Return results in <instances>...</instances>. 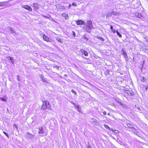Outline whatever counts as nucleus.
Listing matches in <instances>:
<instances>
[{
    "instance_id": "14",
    "label": "nucleus",
    "mask_w": 148,
    "mask_h": 148,
    "mask_svg": "<svg viewBox=\"0 0 148 148\" xmlns=\"http://www.w3.org/2000/svg\"><path fill=\"white\" fill-rule=\"evenodd\" d=\"M81 53L83 54H84L85 56H88V53L83 50H82L81 51Z\"/></svg>"
},
{
    "instance_id": "6",
    "label": "nucleus",
    "mask_w": 148,
    "mask_h": 148,
    "mask_svg": "<svg viewBox=\"0 0 148 148\" xmlns=\"http://www.w3.org/2000/svg\"><path fill=\"white\" fill-rule=\"evenodd\" d=\"M121 53L124 56V57L126 59L128 58L127 54L125 51L124 50V49L122 48L121 50Z\"/></svg>"
},
{
    "instance_id": "46",
    "label": "nucleus",
    "mask_w": 148,
    "mask_h": 148,
    "mask_svg": "<svg viewBox=\"0 0 148 148\" xmlns=\"http://www.w3.org/2000/svg\"><path fill=\"white\" fill-rule=\"evenodd\" d=\"M84 38L86 39V40H88V38L86 37H84Z\"/></svg>"
},
{
    "instance_id": "47",
    "label": "nucleus",
    "mask_w": 148,
    "mask_h": 148,
    "mask_svg": "<svg viewBox=\"0 0 148 148\" xmlns=\"http://www.w3.org/2000/svg\"><path fill=\"white\" fill-rule=\"evenodd\" d=\"M143 64H142V67H141V71L142 70V68H143Z\"/></svg>"
},
{
    "instance_id": "37",
    "label": "nucleus",
    "mask_w": 148,
    "mask_h": 148,
    "mask_svg": "<svg viewBox=\"0 0 148 148\" xmlns=\"http://www.w3.org/2000/svg\"><path fill=\"white\" fill-rule=\"evenodd\" d=\"M54 68H56L57 70H60V67L58 66H54Z\"/></svg>"
},
{
    "instance_id": "50",
    "label": "nucleus",
    "mask_w": 148,
    "mask_h": 148,
    "mask_svg": "<svg viewBox=\"0 0 148 148\" xmlns=\"http://www.w3.org/2000/svg\"><path fill=\"white\" fill-rule=\"evenodd\" d=\"M29 148H31V147H30Z\"/></svg>"
},
{
    "instance_id": "13",
    "label": "nucleus",
    "mask_w": 148,
    "mask_h": 148,
    "mask_svg": "<svg viewBox=\"0 0 148 148\" xmlns=\"http://www.w3.org/2000/svg\"><path fill=\"white\" fill-rule=\"evenodd\" d=\"M27 136L30 139H31L33 137V134H30L28 132L27 134Z\"/></svg>"
},
{
    "instance_id": "1",
    "label": "nucleus",
    "mask_w": 148,
    "mask_h": 148,
    "mask_svg": "<svg viewBox=\"0 0 148 148\" xmlns=\"http://www.w3.org/2000/svg\"><path fill=\"white\" fill-rule=\"evenodd\" d=\"M86 26L87 27L86 31L87 32L90 33V29H92L93 27L92 21L90 20L87 21Z\"/></svg>"
},
{
    "instance_id": "49",
    "label": "nucleus",
    "mask_w": 148,
    "mask_h": 148,
    "mask_svg": "<svg viewBox=\"0 0 148 148\" xmlns=\"http://www.w3.org/2000/svg\"><path fill=\"white\" fill-rule=\"evenodd\" d=\"M63 8V9H64V7H63V6H62V8Z\"/></svg>"
},
{
    "instance_id": "8",
    "label": "nucleus",
    "mask_w": 148,
    "mask_h": 148,
    "mask_svg": "<svg viewBox=\"0 0 148 148\" xmlns=\"http://www.w3.org/2000/svg\"><path fill=\"white\" fill-rule=\"evenodd\" d=\"M8 5V3L7 2H0V6H5Z\"/></svg>"
},
{
    "instance_id": "41",
    "label": "nucleus",
    "mask_w": 148,
    "mask_h": 148,
    "mask_svg": "<svg viewBox=\"0 0 148 148\" xmlns=\"http://www.w3.org/2000/svg\"><path fill=\"white\" fill-rule=\"evenodd\" d=\"M103 114L104 115H106V112L105 111H104L103 112Z\"/></svg>"
},
{
    "instance_id": "16",
    "label": "nucleus",
    "mask_w": 148,
    "mask_h": 148,
    "mask_svg": "<svg viewBox=\"0 0 148 148\" xmlns=\"http://www.w3.org/2000/svg\"><path fill=\"white\" fill-rule=\"evenodd\" d=\"M135 16H136V17L140 18L142 17V15L140 13L136 12L135 13Z\"/></svg>"
},
{
    "instance_id": "19",
    "label": "nucleus",
    "mask_w": 148,
    "mask_h": 148,
    "mask_svg": "<svg viewBox=\"0 0 148 148\" xmlns=\"http://www.w3.org/2000/svg\"><path fill=\"white\" fill-rule=\"evenodd\" d=\"M127 93L129 95L132 96L134 95V92L132 91H129L127 92Z\"/></svg>"
},
{
    "instance_id": "5",
    "label": "nucleus",
    "mask_w": 148,
    "mask_h": 148,
    "mask_svg": "<svg viewBox=\"0 0 148 148\" xmlns=\"http://www.w3.org/2000/svg\"><path fill=\"white\" fill-rule=\"evenodd\" d=\"M43 40L47 42H51V39L50 38L47 36L45 34H44L43 36Z\"/></svg>"
},
{
    "instance_id": "25",
    "label": "nucleus",
    "mask_w": 148,
    "mask_h": 148,
    "mask_svg": "<svg viewBox=\"0 0 148 148\" xmlns=\"http://www.w3.org/2000/svg\"><path fill=\"white\" fill-rule=\"evenodd\" d=\"M112 11V15H118V13L117 12H113Z\"/></svg>"
},
{
    "instance_id": "39",
    "label": "nucleus",
    "mask_w": 148,
    "mask_h": 148,
    "mask_svg": "<svg viewBox=\"0 0 148 148\" xmlns=\"http://www.w3.org/2000/svg\"><path fill=\"white\" fill-rule=\"evenodd\" d=\"M72 5L75 6H77L76 4L74 3H72Z\"/></svg>"
},
{
    "instance_id": "9",
    "label": "nucleus",
    "mask_w": 148,
    "mask_h": 148,
    "mask_svg": "<svg viewBox=\"0 0 148 148\" xmlns=\"http://www.w3.org/2000/svg\"><path fill=\"white\" fill-rule=\"evenodd\" d=\"M77 25H83L85 23L84 21L82 20H79L76 22Z\"/></svg>"
},
{
    "instance_id": "32",
    "label": "nucleus",
    "mask_w": 148,
    "mask_h": 148,
    "mask_svg": "<svg viewBox=\"0 0 148 148\" xmlns=\"http://www.w3.org/2000/svg\"><path fill=\"white\" fill-rule=\"evenodd\" d=\"M104 127L106 128H108V129H109V130H110V128H109L108 127V125H106V124H105L104 125Z\"/></svg>"
},
{
    "instance_id": "43",
    "label": "nucleus",
    "mask_w": 148,
    "mask_h": 148,
    "mask_svg": "<svg viewBox=\"0 0 148 148\" xmlns=\"http://www.w3.org/2000/svg\"><path fill=\"white\" fill-rule=\"evenodd\" d=\"M119 104L121 106H123V104L121 102H120L119 103Z\"/></svg>"
},
{
    "instance_id": "28",
    "label": "nucleus",
    "mask_w": 148,
    "mask_h": 148,
    "mask_svg": "<svg viewBox=\"0 0 148 148\" xmlns=\"http://www.w3.org/2000/svg\"><path fill=\"white\" fill-rule=\"evenodd\" d=\"M141 79L142 81L143 82H145L146 81L145 78L144 76L142 77V78H141Z\"/></svg>"
},
{
    "instance_id": "24",
    "label": "nucleus",
    "mask_w": 148,
    "mask_h": 148,
    "mask_svg": "<svg viewBox=\"0 0 148 148\" xmlns=\"http://www.w3.org/2000/svg\"><path fill=\"white\" fill-rule=\"evenodd\" d=\"M135 6L134 7V9H137L138 8H140V5H139L137 4L136 3V4H135Z\"/></svg>"
},
{
    "instance_id": "18",
    "label": "nucleus",
    "mask_w": 148,
    "mask_h": 148,
    "mask_svg": "<svg viewBox=\"0 0 148 148\" xmlns=\"http://www.w3.org/2000/svg\"><path fill=\"white\" fill-rule=\"evenodd\" d=\"M8 29L10 30V32L11 33H14L15 32L14 30L12 28L10 27H8Z\"/></svg>"
},
{
    "instance_id": "29",
    "label": "nucleus",
    "mask_w": 148,
    "mask_h": 148,
    "mask_svg": "<svg viewBox=\"0 0 148 148\" xmlns=\"http://www.w3.org/2000/svg\"><path fill=\"white\" fill-rule=\"evenodd\" d=\"M112 130L113 132L115 133H118L119 132V131L118 130H115L112 129Z\"/></svg>"
},
{
    "instance_id": "45",
    "label": "nucleus",
    "mask_w": 148,
    "mask_h": 148,
    "mask_svg": "<svg viewBox=\"0 0 148 148\" xmlns=\"http://www.w3.org/2000/svg\"><path fill=\"white\" fill-rule=\"evenodd\" d=\"M122 107H124V108H125V106L124 107V106H125L123 104V106H121Z\"/></svg>"
},
{
    "instance_id": "2",
    "label": "nucleus",
    "mask_w": 148,
    "mask_h": 148,
    "mask_svg": "<svg viewBox=\"0 0 148 148\" xmlns=\"http://www.w3.org/2000/svg\"><path fill=\"white\" fill-rule=\"evenodd\" d=\"M124 126L127 128H131L132 129V131L134 132H138V130L136 129L133 126L131 125V124L127 123H124Z\"/></svg>"
},
{
    "instance_id": "20",
    "label": "nucleus",
    "mask_w": 148,
    "mask_h": 148,
    "mask_svg": "<svg viewBox=\"0 0 148 148\" xmlns=\"http://www.w3.org/2000/svg\"><path fill=\"white\" fill-rule=\"evenodd\" d=\"M7 58H9L10 60L11 61V62L13 64L14 62V60L13 58L8 56L7 57Z\"/></svg>"
},
{
    "instance_id": "10",
    "label": "nucleus",
    "mask_w": 148,
    "mask_h": 148,
    "mask_svg": "<svg viewBox=\"0 0 148 148\" xmlns=\"http://www.w3.org/2000/svg\"><path fill=\"white\" fill-rule=\"evenodd\" d=\"M33 5L34 7V9L35 10H36L39 8V5L36 3H34L33 4Z\"/></svg>"
},
{
    "instance_id": "15",
    "label": "nucleus",
    "mask_w": 148,
    "mask_h": 148,
    "mask_svg": "<svg viewBox=\"0 0 148 148\" xmlns=\"http://www.w3.org/2000/svg\"><path fill=\"white\" fill-rule=\"evenodd\" d=\"M112 15V11H110L109 12L107 13L106 14V18H108V17H109L110 16H111Z\"/></svg>"
},
{
    "instance_id": "17",
    "label": "nucleus",
    "mask_w": 148,
    "mask_h": 148,
    "mask_svg": "<svg viewBox=\"0 0 148 148\" xmlns=\"http://www.w3.org/2000/svg\"><path fill=\"white\" fill-rule=\"evenodd\" d=\"M62 15L63 17H64L66 19H68V16L67 14L66 13H64L62 14Z\"/></svg>"
},
{
    "instance_id": "7",
    "label": "nucleus",
    "mask_w": 148,
    "mask_h": 148,
    "mask_svg": "<svg viewBox=\"0 0 148 148\" xmlns=\"http://www.w3.org/2000/svg\"><path fill=\"white\" fill-rule=\"evenodd\" d=\"M44 130L42 127H39L38 128V132L39 134H43Z\"/></svg>"
},
{
    "instance_id": "38",
    "label": "nucleus",
    "mask_w": 148,
    "mask_h": 148,
    "mask_svg": "<svg viewBox=\"0 0 148 148\" xmlns=\"http://www.w3.org/2000/svg\"><path fill=\"white\" fill-rule=\"evenodd\" d=\"M17 80L18 81H20V77L19 76V75H17Z\"/></svg>"
},
{
    "instance_id": "42",
    "label": "nucleus",
    "mask_w": 148,
    "mask_h": 148,
    "mask_svg": "<svg viewBox=\"0 0 148 148\" xmlns=\"http://www.w3.org/2000/svg\"><path fill=\"white\" fill-rule=\"evenodd\" d=\"M73 32V35L74 37H75V33L74 32Z\"/></svg>"
},
{
    "instance_id": "40",
    "label": "nucleus",
    "mask_w": 148,
    "mask_h": 148,
    "mask_svg": "<svg viewBox=\"0 0 148 148\" xmlns=\"http://www.w3.org/2000/svg\"><path fill=\"white\" fill-rule=\"evenodd\" d=\"M71 103H72V104L74 105V106H77V105L76 104V103H73V102H71Z\"/></svg>"
},
{
    "instance_id": "21",
    "label": "nucleus",
    "mask_w": 148,
    "mask_h": 148,
    "mask_svg": "<svg viewBox=\"0 0 148 148\" xmlns=\"http://www.w3.org/2000/svg\"><path fill=\"white\" fill-rule=\"evenodd\" d=\"M46 108L47 109V107L44 104V103H43V104L42 106L41 107V109H45Z\"/></svg>"
},
{
    "instance_id": "11",
    "label": "nucleus",
    "mask_w": 148,
    "mask_h": 148,
    "mask_svg": "<svg viewBox=\"0 0 148 148\" xmlns=\"http://www.w3.org/2000/svg\"><path fill=\"white\" fill-rule=\"evenodd\" d=\"M91 121L93 123V124L95 125H98L99 123L95 119L93 118L91 119Z\"/></svg>"
},
{
    "instance_id": "3",
    "label": "nucleus",
    "mask_w": 148,
    "mask_h": 148,
    "mask_svg": "<svg viewBox=\"0 0 148 148\" xmlns=\"http://www.w3.org/2000/svg\"><path fill=\"white\" fill-rule=\"evenodd\" d=\"M43 102L44 103V104L47 107V109L48 110H51V105L48 101H44Z\"/></svg>"
},
{
    "instance_id": "31",
    "label": "nucleus",
    "mask_w": 148,
    "mask_h": 148,
    "mask_svg": "<svg viewBox=\"0 0 148 148\" xmlns=\"http://www.w3.org/2000/svg\"><path fill=\"white\" fill-rule=\"evenodd\" d=\"M98 38L100 40H101L102 42H103L104 41V39L101 37H98Z\"/></svg>"
},
{
    "instance_id": "35",
    "label": "nucleus",
    "mask_w": 148,
    "mask_h": 148,
    "mask_svg": "<svg viewBox=\"0 0 148 148\" xmlns=\"http://www.w3.org/2000/svg\"><path fill=\"white\" fill-rule=\"evenodd\" d=\"M109 71L108 70H106L105 72V74L106 75H108L109 73Z\"/></svg>"
},
{
    "instance_id": "33",
    "label": "nucleus",
    "mask_w": 148,
    "mask_h": 148,
    "mask_svg": "<svg viewBox=\"0 0 148 148\" xmlns=\"http://www.w3.org/2000/svg\"><path fill=\"white\" fill-rule=\"evenodd\" d=\"M0 99L1 100L3 101H6L5 99H4V98L1 97L0 98Z\"/></svg>"
},
{
    "instance_id": "12",
    "label": "nucleus",
    "mask_w": 148,
    "mask_h": 148,
    "mask_svg": "<svg viewBox=\"0 0 148 148\" xmlns=\"http://www.w3.org/2000/svg\"><path fill=\"white\" fill-rule=\"evenodd\" d=\"M40 79L42 81L44 82H46V83H48V82L47 80V79L43 77L42 76H40Z\"/></svg>"
},
{
    "instance_id": "44",
    "label": "nucleus",
    "mask_w": 148,
    "mask_h": 148,
    "mask_svg": "<svg viewBox=\"0 0 148 148\" xmlns=\"http://www.w3.org/2000/svg\"><path fill=\"white\" fill-rule=\"evenodd\" d=\"M71 7V4H69V8H70Z\"/></svg>"
},
{
    "instance_id": "27",
    "label": "nucleus",
    "mask_w": 148,
    "mask_h": 148,
    "mask_svg": "<svg viewBox=\"0 0 148 148\" xmlns=\"http://www.w3.org/2000/svg\"><path fill=\"white\" fill-rule=\"evenodd\" d=\"M56 39L58 42L62 43V42L61 41V39L60 38L58 37H56Z\"/></svg>"
},
{
    "instance_id": "34",
    "label": "nucleus",
    "mask_w": 148,
    "mask_h": 148,
    "mask_svg": "<svg viewBox=\"0 0 148 148\" xmlns=\"http://www.w3.org/2000/svg\"><path fill=\"white\" fill-rule=\"evenodd\" d=\"M3 132L4 134L7 136V137L9 138V136L7 133L5 132Z\"/></svg>"
},
{
    "instance_id": "23",
    "label": "nucleus",
    "mask_w": 148,
    "mask_h": 148,
    "mask_svg": "<svg viewBox=\"0 0 148 148\" xmlns=\"http://www.w3.org/2000/svg\"><path fill=\"white\" fill-rule=\"evenodd\" d=\"M76 108H77V110H78L80 112H81V107L80 106L79 107V105H77V106H76Z\"/></svg>"
},
{
    "instance_id": "48",
    "label": "nucleus",
    "mask_w": 148,
    "mask_h": 148,
    "mask_svg": "<svg viewBox=\"0 0 148 148\" xmlns=\"http://www.w3.org/2000/svg\"><path fill=\"white\" fill-rule=\"evenodd\" d=\"M108 115H109L110 114V113H108Z\"/></svg>"
},
{
    "instance_id": "30",
    "label": "nucleus",
    "mask_w": 148,
    "mask_h": 148,
    "mask_svg": "<svg viewBox=\"0 0 148 148\" xmlns=\"http://www.w3.org/2000/svg\"><path fill=\"white\" fill-rule=\"evenodd\" d=\"M15 128L16 130H18V127L16 124H14V128Z\"/></svg>"
},
{
    "instance_id": "22",
    "label": "nucleus",
    "mask_w": 148,
    "mask_h": 148,
    "mask_svg": "<svg viewBox=\"0 0 148 148\" xmlns=\"http://www.w3.org/2000/svg\"><path fill=\"white\" fill-rule=\"evenodd\" d=\"M110 29L112 32L114 33H115L116 32V31L115 30H114L113 28V26L112 25L110 26Z\"/></svg>"
},
{
    "instance_id": "4",
    "label": "nucleus",
    "mask_w": 148,
    "mask_h": 148,
    "mask_svg": "<svg viewBox=\"0 0 148 148\" xmlns=\"http://www.w3.org/2000/svg\"><path fill=\"white\" fill-rule=\"evenodd\" d=\"M22 7L25 9L28 10L29 11L32 12V8L30 6L27 5H23L22 6Z\"/></svg>"
},
{
    "instance_id": "26",
    "label": "nucleus",
    "mask_w": 148,
    "mask_h": 148,
    "mask_svg": "<svg viewBox=\"0 0 148 148\" xmlns=\"http://www.w3.org/2000/svg\"><path fill=\"white\" fill-rule=\"evenodd\" d=\"M117 34L120 37H122V35H121L120 33L117 31L116 32Z\"/></svg>"
},
{
    "instance_id": "36",
    "label": "nucleus",
    "mask_w": 148,
    "mask_h": 148,
    "mask_svg": "<svg viewBox=\"0 0 148 148\" xmlns=\"http://www.w3.org/2000/svg\"><path fill=\"white\" fill-rule=\"evenodd\" d=\"M71 91L72 93H74L76 95V92H75L73 89H72Z\"/></svg>"
}]
</instances>
